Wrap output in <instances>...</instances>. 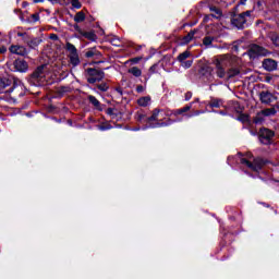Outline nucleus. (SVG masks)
Returning <instances> with one entry per match:
<instances>
[{"label":"nucleus","instance_id":"f257e3e1","mask_svg":"<svg viewBox=\"0 0 279 279\" xmlns=\"http://www.w3.org/2000/svg\"><path fill=\"white\" fill-rule=\"evenodd\" d=\"M214 64L216 66V75L220 80H232V77H236L239 73V69L233 68L236 66V57L230 54H222L214 60Z\"/></svg>","mask_w":279,"mask_h":279},{"label":"nucleus","instance_id":"f03ea898","mask_svg":"<svg viewBox=\"0 0 279 279\" xmlns=\"http://www.w3.org/2000/svg\"><path fill=\"white\" fill-rule=\"evenodd\" d=\"M87 82L89 84H95L96 82H101L105 77V73L101 70L89 68L87 69Z\"/></svg>","mask_w":279,"mask_h":279},{"label":"nucleus","instance_id":"7ed1b4c3","mask_svg":"<svg viewBox=\"0 0 279 279\" xmlns=\"http://www.w3.org/2000/svg\"><path fill=\"white\" fill-rule=\"evenodd\" d=\"M271 138H274V131L269 129H262L259 131V142L262 145H270Z\"/></svg>","mask_w":279,"mask_h":279},{"label":"nucleus","instance_id":"20e7f679","mask_svg":"<svg viewBox=\"0 0 279 279\" xmlns=\"http://www.w3.org/2000/svg\"><path fill=\"white\" fill-rule=\"evenodd\" d=\"M269 51L267 49L258 46V45H252L248 50L250 58H258V56H267Z\"/></svg>","mask_w":279,"mask_h":279},{"label":"nucleus","instance_id":"39448f33","mask_svg":"<svg viewBox=\"0 0 279 279\" xmlns=\"http://www.w3.org/2000/svg\"><path fill=\"white\" fill-rule=\"evenodd\" d=\"M276 112V108L264 109L254 118V123H263V117H275Z\"/></svg>","mask_w":279,"mask_h":279},{"label":"nucleus","instance_id":"423d86ee","mask_svg":"<svg viewBox=\"0 0 279 279\" xmlns=\"http://www.w3.org/2000/svg\"><path fill=\"white\" fill-rule=\"evenodd\" d=\"M242 165H246L248 167V169H251L252 171H260L263 169V160L262 159H254L253 163L247 160V159H242L241 160Z\"/></svg>","mask_w":279,"mask_h":279},{"label":"nucleus","instance_id":"0eeeda50","mask_svg":"<svg viewBox=\"0 0 279 279\" xmlns=\"http://www.w3.org/2000/svg\"><path fill=\"white\" fill-rule=\"evenodd\" d=\"M231 23L234 25V27H238V29H243V27H245V23H247V20L245 19V14H239L232 17Z\"/></svg>","mask_w":279,"mask_h":279},{"label":"nucleus","instance_id":"6e6552de","mask_svg":"<svg viewBox=\"0 0 279 279\" xmlns=\"http://www.w3.org/2000/svg\"><path fill=\"white\" fill-rule=\"evenodd\" d=\"M14 70L19 73H27L29 65L25 60L17 59L13 62Z\"/></svg>","mask_w":279,"mask_h":279},{"label":"nucleus","instance_id":"1a4fd4ad","mask_svg":"<svg viewBox=\"0 0 279 279\" xmlns=\"http://www.w3.org/2000/svg\"><path fill=\"white\" fill-rule=\"evenodd\" d=\"M263 68L265 71H276L278 69V62L274 59H265L263 61Z\"/></svg>","mask_w":279,"mask_h":279},{"label":"nucleus","instance_id":"9d476101","mask_svg":"<svg viewBox=\"0 0 279 279\" xmlns=\"http://www.w3.org/2000/svg\"><path fill=\"white\" fill-rule=\"evenodd\" d=\"M210 12H214L209 15H205L204 22L208 23L211 19H221V10L217 9L216 7H210L209 8Z\"/></svg>","mask_w":279,"mask_h":279},{"label":"nucleus","instance_id":"9b49d317","mask_svg":"<svg viewBox=\"0 0 279 279\" xmlns=\"http://www.w3.org/2000/svg\"><path fill=\"white\" fill-rule=\"evenodd\" d=\"M9 51L15 53V56H27V48L24 46L13 45L9 48Z\"/></svg>","mask_w":279,"mask_h":279},{"label":"nucleus","instance_id":"f8f14e48","mask_svg":"<svg viewBox=\"0 0 279 279\" xmlns=\"http://www.w3.org/2000/svg\"><path fill=\"white\" fill-rule=\"evenodd\" d=\"M259 99L262 104H271V101H274V95L269 92H262L259 94Z\"/></svg>","mask_w":279,"mask_h":279},{"label":"nucleus","instance_id":"ddd939ff","mask_svg":"<svg viewBox=\"0 0 279 279\" xmlns=\"http://www.w3.org/2000/svg\"><path fill=\"white\" fill-rule=\"evenodd\" d=\"M137 104H138V106L146 108V106H149V104H151V97L144 96L137 100Z\"/></svg>","mask_w":279,"mask_h":279},{"label":"nucleus","instance_id":"4468645a","mask_svg":"<svg viewBox=\"0 0 279 279\" xmlns=\"http://www.w3.org/2000/svg\"><path fill=\"white\" fill-rule=\"evenodd\" d=\"M128 73H130L134 77H141V75H143V71L138 66H132L131 69H129Z\"/></svg>","mask_w":279,"mask_h":279},{"label":"nucleus","instance_id":"2eb2a0df","mask_svg":"<svg viewBox=\"0 0 279 279\" xmlns=\"http://www.w3.org/2000/svg\"><path fill=\"white\" fill-rule=\"evenodd\" d=\"M160 114H162V111L155 109L153 111L151 117L148 118V121H162V118H160Z\"/></svg>","mask_w":279,"mask_h":279},{"label":"nucleus","instance_id":"dca6fc26","mask_svg":"<svg viewBox=\"0 0 279 279\" xmlns=\"http://www.w3.org/2000/svg\"><path fill=\"white\" fill-rule=\"evenodd\" d=\"M28 47H31V49H36V47H38V45H40V39L38 38H33L25 41Z\"/></svg>","mask_w":279,"mask_h":279},{"label":"nucleus","instance_id":"f3484780","mask_svg":"<svg viewBox=\"0 0 279 279\" xmlns=\"http://www.w3.org/2000/svg\"><path fill=\"white\" fill-rule=\"evenodd\" d=\"M81 36L87 38V40H92V43H95V40H97V35H95L93 32H83Z\"/></svg>","mask_w":279,"mask_h":279},{"label":"nucleus","instance_id":"a211bd4d","mask_svg":"<svg viewBox=\"0 0 279 279\" xmlns=\"http://www.w3.org/2000/svg\"><path fill=\"white\" fill-rule=\"evenodd\" d=\"M85 56L87 58H95V56H101V53H99V51L97 50V48H89L87 49Z\"/></svg>","mask_w":279,"mask_h":279},{"label":"nucleus","instance_id":"6ab92c4d","mask_svg":"<svg viewBox=\"0 0 279 279\" xmlns=\"http://www.w3.org/2000/svg\"><path fill=\"white\" fill-rule=\"evenodd\" d=\"M195 32H190L185 37H183L181 45H189V43L193 40Z\"/></svg>","mask_w":279,"mask_h":279},{"label":"nucleus","instance_id":"aec40b11","mask_svg":"<svg viewBox=\"0 0 279 279\" xmlns=\"http://www.w3.org/2000/svg\"><path fill=\"white\" fill-rule=\"evenodd\" d=\"M43 71H45V65H40L39 68H37L35 70V72L33 73L34 80H38V78L43 77Z\"/></svg>","mask_w":279,"mask_h":279},{"label":"nucleus","instance_id":"412c9836","mask_svg":"<svg viewBox=\"0 0 279 279\" xmlns=\"http://www.w3.org/2000/svg\"><path fill=\"white\" fill-rule=\"evenodd\" d=\"M69 58L73 66H77V64H80V54H77V52L75 54H70Z\"/></svg>","mask_w":279,"mask_h":279},{"label":"nucleus","instance_id":"4be33fe9","mask_svg":"<svg viewBox=\"0 0 279 279\" xmlns=\"http://www.w3.org/2000/svg\"><path fill=\"white\" fill-rule=\"evenodd\" d=\"M65 49L69 51L70 56L77 53V48H75V46L71 43H66Z\"/></svg>","mask_w":279,"mask_h":279},{"label":"nucleus","instance_id":"5701e85b","mask_svg":"<svg viewBox=\"0 0 279 279\" xmlns=\"http://www.w3.org/2000/svg\"><path fill=\"white\" fill-rule=\"evenodd\" d=\"M86 20V15L84 12H77L76 15L74 16L75 23H83V21Z\"/></svg>","mask_w":279,"mask_h":279},{"label":"nucleus","instance_id":"b1692460","mask_svg":"<svg viewBox=\"0 0 279 279\" xmlns=\"http://www.w3.org/2000/svg\"><path fill=\"white\" fill-rule=\"evenodd\" d=\"M88 99L97 108V110H101V104L96 99L95 96H88Z\"/></svg>","mask_w":279,"mask_h":279},{"label":"nucleus","instance_id":"393cba45","mask_svg":"<svg viewBox=\"0 0 279 279\" xmlns=\"http://www.w3.org/2000/svg\"><path fill=\"white\" fill-rule=\"evenodd\" d=\"M190 57H191V52L184 51L181 54H179L178 60H179V62H184Z\"/></svg>","mask_w":279,"mask_h":279},{"label":"nucleus","instance_id":"a878e982","mask_svg":"<svg viewBox=\"0 0 279 279\" xmlns=\"http://www.w3.org/2000/svg\"><path fill=\"white\" fill-rule=\"evenodd\" d=\"M214 40H215V38H213V37H205L203 39V45H205V47H210V45H213Z\"/></svg>","mask_w":279,"mask_h":279},{"label":"nucleus","instance_id":"bb28decb","mask_svg":"<svg viewBox=\"0 0 279 279\" xmlns=\"http://www.w3.org/2000/svg\"><path fill=\"white\" fill-rule=\"evenodd\" d=\"M222 104H223V102H222L221 100L214 99V100H211V102H210V107H211V108H221Z\"/></svg>","mask_w":279,"mask_h":279},{"label":"nucleus","instance_id":"cd10ccee","mask_svg":"<svg viewBox=\"0 0 279 279\" xmlns=\"http://www.w3.org/2000/svg\"><path fill=\"white\" fill-rule=\"evenodd\" d=\"M270 40H271L272 44H275L276 47H279V36H278V34H272L270 36Z\"/></svg>","mask_w":279,"mask_h":279},{"label":"nucleus","instance_id":"c85d7f7f","mask_svg":"<svg viewBox=\"0 0 279 279\" xmlns=\"http://www.w3.org/2000/svg\"><path fill=\"white\" fill-rule=\"evenodd\" d=\"M110 43L113 47H121V39H119V37L111 38Z\"/></svg>","mask_w":279,"mask_h":279},{"label":"nucleus","instance_id":"c756f323","mask_svg":"<svg viewBox=\"0 0 279 279\" xmlns=\"http://www.w3.org/2000/svg\"><path fill=\"white\" fill-rule=\"evenodd\" d=\"M181 66H183V69H191V66H193V60L182 61Z\"/></svg>","mask_w":279,"mask_h":279},{"label":"nucleus","instance_id":"7c9ffc66","mask_svg":"<svg viewBox=\"0 0 279 279\" xmlns=\"http://www.w3.org/2000/svg\"><path fill=\"white\" fill-rule=\"evenodd\" d=\"M31 21L32 23H38V21H40V15L38 13L31 15Z\"/></svg>","mask_w":279,"mask_h":279},{"label":"nucleus","instance_id":"2f4dec72","mask_svg":"<svg viewBox=\"0 0 279 279\" xmlns=\"http://www.w3.org/2000/svg\"><path fill=\"white\" fill-rule=\"evenodd\" d=\"M71 3L72 7H74L76 10H80V8H82V3L80 2V0H72Z\"/></svg>","mask_w":279,"mask_h":279},{"label":"nucleus","instance_id":"473e14b6","mask_svg":"<svg viewBox=\"0 0 279 279\" xmlns=\"http://www.w3.org/2000/svg\"><path fill=\"white\" fill-rule=\"evenodd\" d=\"M17 36L20 38H23L24 43H27L29 35H27V33H17Z\"/></svg>","mask_w":279,"mask_h":279},{"label":"nucleus","instance_id":"72a5a7b5","mask_svg":"<svg viewBox=\"0 0 279 279\" xmlns=\"http://www.w3.org/2000/svg\"><path fill=\"white\" fill-rule=\"evenodd\" d=\"M165 125H171V122L170 123H165V122H161V123H157L155 125H149V128H165Z\"/></svg>","mask_w":279,"mask_h":279},{"label":"nucleus","instance_id":"f704fd0d","mask_svg":"<svg viewBox=\"0 0 279 279\" xmlns=\"http://www.w3.org/2000/svg\"><path fill=\"white\" fill-rule=\"evenodd\" d=\"M99 90H102V93H106V90H108V85L102 84V85H98Z\"/></svg>","mask_w":279,"mask_h":279},{"label":"nucleus","instance_id":"c9c22d12","mask_svg":"<svg viewBox=\"0 0 279 279\" xmlns=\"http://www.w3.org/2000/svg\"><path fill=\"white\" fill-rule=\"evenodd\" d=\"M130 62H132V64H138V62H141V58H133Z\"/></svg>","mask_w":279,"mask_h":279},{"label":"nucleus","instance_id":"e433bc0d","mask_svg":"<svg viewBox=\"0 0 279 279\" xmlns=\"http://www.w3.org/2000/svg\"><path fill=\"white\" fill-rule=\"evenodd\" d=\"M191 97H193V94L191 92H187L185 94V101H189V99H191Z\"/></svg>","mask_w":279,"mask_h":279},{"label":"nucleus","instance_id":"4c0bfd02","mask_svg":"<svg viewBox=\"0 0 279 279\" xmlns=\"http://www.w3.org/2000/svg\"><path fill=\"white\" fill-rule=\"evenodd\" d=\"M98 129H99L101 132H105V130H110V126L100 125V126H98Z\"/></svg>","mask_w":279,"mask_h":279},{"label":"nucleus","instance_id":"58836bf2","mask_svg":"<svg viewBox=\"0 0 279 279\" xmlns=\"http://www.w3.org/2000/svg\"><path fill=\"white\" fill-rule=\"evenodd\" d=\"M182 112H189V110H191V106H185L183 108H181Z\"/></svg>","mask_w":279,"mask_h":279},{"label":"nucleus","instance_id":"ea45409f","mask_svg":"<svg viewBox=\"0 0 279 279\" xmlns=\"http://www.w3.org/2000/svg\"><path fill=\"white\" fill-rule=\"evenodd\" d=\"M74 29H76V32H78V34L82 36V34H84V31H82V28H80L77 25L74 26Z\"/></svg>","mask_w":279,"mask_h":279},{"label":"nucleus","instance_id":"a19ab883","mask_svg":"<svg viewBox=\"0 0 279 279\" xmlns=\"http://www.w3.org/2000/svg\"><path fill=\"white\" fill-rule=\"evenodd\" d=\"M136 90H137L138 93H143V90H145V87H143V85H138L137 88H136Z\"/></svg>","mask_w":279,"mask_h":279},{"label":"nucleus","instance_id":"79ce46f5","mask_svg":"<svg viewBox=\"0 0 279 279\" xmlns=\"http://www.w3.org/2000/svg\"><path fill=\"white\" fill-rule=\"evenodd\" d=\"M8 51V48L5 46L0 47V53H5Z\"/></svg>","mask_w":279,"mask_h":279},{"label":"nucleus","instance_id":"37998d69","mask_svg":"<svg viewBox=\"0 0 279 279\" xmlns=\"http://www.w3.org/2000/svg\"><path fill=\"white\" fill-rule=\"evenodd\" d=\"M174 114L178 116V114H184L182 109H178L177 111H174Z\"/></svg>","mask_w":279,"mask_h":279},{"label":"nucleus","instance_id":"c03bdc74","mask_svg":"<svg viewBox=\"0 0 279 279\" xmlns=\"http://www.w3.org/2000/svg\"><path fill=\"white\" fill-rule=\"evenodd\" d=\"M241 14H244V19H245V16H250V14H252V11H246V12L241 13Z\"/></svg>","mask_w":279,"mask_h":279},{"label":"nucleus","instance_id":"a18cd8bd","mask_svg":"<svg viewBox=\"0 0 279 279\" xmlns=\"http://www.w3.org/2000/svg\"><path fill=\"white\" fill-rule=\"evenodd\" d=\"M240 119H241V121H248V117L247 116H242Z\"/></svg>","mask_w":279,"mask_h":279},{"label":"nucleus","instance_id":"49530a36","mask_svg":"<svg viewBox=\"0 0 279 279\" xmlns=\"http://www.w3.org/2000/svg\"><path fill=\"white\" fill-rule=\"evenodd\" d=\"M245 3H247V0H240L241 5H245Z\"/></svg>","mask_w":279,"mask_h":279},{"label":"nucleus","instance_id":"de8ad7c7","mask_svg":"<svg viewBox=\"0 0 279 279\" xmlns=\"http://www.w3.org/2000/svg\"><path fill=\"white\" fill-rule=\"evenodd\" d=\"M107 114H112V108L107 109Z\"/></svg>","mask_w":279,"mask_h":279},{"label":"nucleus","instance_id":"09e8293b","mask_svg":"<svg viewBox=\"0 0 279 279\" xmlns=\"http://www.w3.org/2000/svg\"><path fill=\"white\" fill-rule=\"evenodd\" d=\"M45 0H34V3H43Z\"/></svg>","mask_w":279,"mask_h":279},{"label":"nucleus","instance_id":"8fccbe9b","mask_svg":"<svg viewBox=\"0 0 279 279\" xmlns=\"http://www.w3.org/2000/svg\"><path fill=\"white\" fill-rule=\"evenodd\" d=\"M199 114H202V112H199V111H196V112L194 113L195 117H197V116H199Z\"/></svg>","mask_w":279,"mask_h":279},{"label":"nucleus","instance_id":"3c124183","mask_svg":"<svg viewBox=\"0 0 279 279\" xmlns=\"http://www.w3.org/2000/svg\"><path fill=\"white\" fill-rule=\"evenodd\" d=\"M208 72H209V73H213V68H208Z\"/></svg>","mask_w":279,"mask_h":279},{"label":"nucleus","instance_id":"603ef678","mask_svg":"<svg viewBox=\"0 0 279 279\" xmlns=\"http://www.w3.org/2000/svg\"><path fill=\"white\" fill-rule=\"evenodd\" d=\"M52 38H58V36H56V35H52Z\"/></svg>","mask_w":279,"mask_h":279},{"label":"nucleus","instance_id":"864d4df0","mask_svg":"<svg viewBox=\"0 0 279 279\" xmlns=\"http://www.w3.org/2000/svg\"><path fill=\"white\" fill-rule=\"evenodd\" d=\"M150 71H154V66L150 68Z\"/></svg>","mask_w":279,"mask_h":279}]
</instances>
